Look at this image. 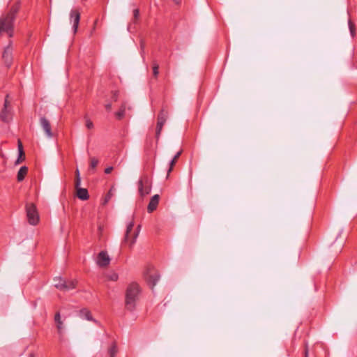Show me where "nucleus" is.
Returning a JSON list of instances; mask_svg holds the SVG:
<instances>
[{"label":"nucleus","instance_id":"obj_1","mask_svg":"<svg viewBox=\"0 0 357 357\" xmlns=\"http://www.w3.org/2000/svg\"><path fill=\"white\" fill-rule=\"evenodd\" d=\"M141 288L137 282L129 284L126 290L125 307L128 310L133 311L139 298Z\"/></svg>","mask_w":357,"mask_h":357},{"label":"nucleus","instance_id":"obj_2","mask_svg":"<svg viewBox=\"0 0 357 357\" xmlns=\"http://www.w3.org/2000/svg\"><path fill=\"white\" fill-rule=\"evenodd\" d=\"M141 229V225H139L137 228L134 230V222L130 221L126 227V233L122 241V244H127L130 247H132L136 242V240L139 236Z\"/></svg>","mask_w":357,"mask_h":357},{"label":"nucleus","instance_id":"obj_3","mask_svg":"<svg viewBox=\"0 0 357 357\" xmlns=\"http://www.w3.org/2000/svg\"><path fill=\"white\" fill-rule=\"evenodd\" d=\"M54 287L61 291H69L76 287L77 282L75 280H65L62 278H54Z\"/></svg>","mask_w":357,"mask_h":357},{"label":"nucleus","instance_id":"obj_4","mask_svg":"<svg viewBox=\"0 0 357 357\" xmlns=\"http://www.w3.org/2000/svg\"><path fill=\"white\" fill-rule=\"evenodd\" d=\"M169 116V112L167 109L162 107L160 112L158 114L157 117V125L155 129V138L157 141L159 139L163 126L165 125Z\"/></svg>","mask_w":357,"mask_h":357},{"label":"nucleus","instance_id":"obj_5","mask_svg":"<svg viewBox=\"0 0 357 357\" xmlns=\"http://www.w3.org/2000/svg\"><path fill=\"white\" fill-rule=\"evenodd\" d=\"M13 23L14 20L3 15L0 18V34L6 33L9 37L13 35Z\"/></svg>","mask_w":357,"mask_h":357},{"label":"nucleus","instance_id":"obj_6","mask_svg":"<svg viewBox=\"0 0 357 357\" xmlns=\"http://www.w3.org/2000/svg\"><path fill=\"white\" fill-rule=\"evenodd\" d=\"M144 278L148 284L153 288L159 280L160 275L154 267L149 266L144 273Z\"/></svg>","mask_w":357,"mask_h":357},{"label":"nucleus","instance_id":"obj_7","mask_svg":"<svg viewBox=\"0 0 357 357\" xmlns=\"http://www.w3.org/2000/svg\"><path fill=\"white\" fill-rule=\"evenodd\" d=\"M26 212L29 223L32 225H36L39 222L40 219L36 206L33 204H26Z\"/></svg>","mask_w":357,"mask_h":357},{"label":"nucleus","instance_id":"obj_8","mask_svg":"<svg viewBox=\"0 0 357 357\" xmlns=\"http://www.w3.org/2000/svg\"><path fill=\"white\" fill-rule=\"evenodd\" d=\"M138 190L140 196L149 195L151 190V181L147 176H144L138 182Z\"/></svg>","mask_w":357,"mask_h":357},{"label":"nucleus","instance_id":"obj_9","mask_svg":"<svg viewBox=\"0 0 357 357\" xmlns=\"http://www.w3.org/2000/svg\"><path fill=\"white\" fill-rule=\"evenodd\" d=\"M70 22L73 23V29L74 33L77 31L79 23L80 21V13L77 9H73L70 13Z\"/></svg>","mask_w":357,"mask_h":357},{"label":"nucleus","instance_id":"obj_10","mask_svg":"<svg viewBox=\"0 0 357 357\" xmlns=\"http://www.w3.org/2000/svg\"><path fill=\"white\" fill-rule=\"evenodd\" d=\"M2 58L5 65L9 68L13 63V47L11 43L4 49Z\"/></svg>","mask_w":357,"mask_h":357},{"label":"nucleus","instance_id":"obj_11","mask_svg":"<svg viewBox=\"0 0 357 357\" xmlns=\"http://www.w3.org/2000/svg\"><path fill=\"white\" fill-rule=\"evenodd\" d=\"M97 264L102 268L107 267L110 263V258L106 251H101L97 257Z\"/></svg>","mask_w":357,"mask_h":357},{"label":"nucleus","instance_id":"obj_12","mask_svg":"<svg viewBox=\"0 0 357 357\" xmlns=\"http://www.w3.org/2000/svg\"><path fill=\"white\" fill-rule=\"evenodd\" d=\"M40 124L45 131L46 135L48 137H52L53 134L52 132V128L50 121L45 117H41L40 119Z\"/></svg>","mask_w":357,"mask_h":357},{"label":"nucleus","instance_id":"obj_13","mask_svg":"<svg viewBox=\"0 0 357 357\" xmlns=\"http://www.w3.org/2000/svg\"><path fill=\"white\" fill-rule=\"evenodd\" d=\"M159 199L160 197L158 195H155L151 197L147 206V211L149 213H152L157 208L159 203Z\"/></svg>","mask_w":357,"mask_h":357},{"label":"nucleus","instance_id":"obj_14","mask_svg":"<svg viewBox=\"0 0 357 357\" xmlns=\"http://www.w3.org/2000/svg\"><path fill=\"white\" fill-rule=\"evenodd\" d=\"M20 8V3H15L10 7L8 13L6 15V16L12 19L13 20H15V15L18 13Z\"/></svg>","mask_w":357,"mask_h":357},{"label":"nucleus","instance_id":"obj_15","mask_svg":"<svg viewBox=\"0 0 357 357\" xmlns=\"http://www.w3.org/2000/svg\"><path fill=\"white\" fill-rule=\"evenodd\" d=\"M118 353V347L116 343L113 342L108 348L106 356L105 357H116Z\"/></svg>","mask_w":357,"mask_h":357},{"label":"nucleus","instance_id":"obj_16","mask_svg":"<svg viewBox=\"0 0 357 357\" xmlns=\"http://www.w3.org/2000/svg\"><path fill=\"white\" fill-rule=\"evenodd\" d=\"M118 353V347L116 343L113 342L108 348L106 356L105 357H116Z\"/></svg>","mask_w":357,"mask_h":357},{"label":"nucleus","instance_id":"obj_17","mask_svg":"<svg viewBox=\"0 0 357 357\" xmlns=\"http://www.w3.org/2000/svg\"><path fill=\"white\" fill-rule=\"evenodd\" d=\"M77 190V196L81 200H87L89 198L88 190L86 188H79Z\"/></svg>","mask_w":357,"mask_h":357},{"label":"nucleus","instance_id":"obj_18","mask_svg":"<svg viewBox=\"0 0 357 357\" xmlns=\"http://www.w3.org/2000/svg\"><path fill=\"white\" fill-rule=\"evenodd\" d=\"M182 153V150H180L178 152L176 153V155L174 156V158L172 159V160L169 162V167L167 170V176L169 175V174L172 172L173 168L174 165H176L178 159L181 156Z\"/></svg>","mask_w":357,"mask_h":357},{"label":"nucleus","instance_id":"obj_19","mask_svg":"<svg viewBox=\"0 0 357 357\" xmlns=\"http://www.w3.org/2000/svg\"><path fill=\"white\" fill-rule=\"evenodd\" d=\"M0 119L3 122H8L10 119V113L8 108H3L1 114Z\"/></svg>","mask_w":357,"mask_h":357},{"label":"nucleus","instance_id":"obj_20","mask_svg":"<svg viewBox=\"0 0 357 357\" xmlns=\"http://www.w3.org/2000/svg\"><path fill=\"white\" fill-rule=\"evenodd\" d=\"M79 316L82 319H85L88 321H93V317H92L91 312L86 308L82 309L79 311Z\"/></svg>","mask_w":357,"mask_h":357},{"label":"nucleus","instance_id":"obj_21","mask_svg":"<svg viewBox=\"0 0 357 357\" xmlns=\"http://www.w3.org/2000/svg\"><path fill=\"white\" fill-rule=\"evenodd\" d=\"M28 172V168L25 166H23L20 167V170L18 171L17 178L18 181H22L24 180L25 176L26 175Z\"/></svg>","mask_w":357,"mask_h":357},{"label":"nucleus","instance_id":"obj_22","mask_svg":"<svg viewBox=\"0 0 357 357\" xmlns=\"http://www.w3.org/2000/svg\"><path fill=\"white\" fill-rule=\"evenodd\" d=\"M125 112H126V104L123 103L120 107L119 111H117L115 113V116H116V119L119 120L122 119L125 116Z\"/></svg>","mask_w":357,"mask_h":357},{"label":"nucleus","instance_id":"obj_23","mask_svg":"<svg viewBox=\"0 0 357 357\" xmlns=\"http://www.w3.org/2000/svg\"><path fill=\"white\" fill-rule=\"evenodd\" d=\"M348 24H349V28L350 33H351L352 38H354L355 36V35H356V26H355V24H354V22L351 20H349Z\"/></svg>","mask_w":357,"mask_h":357},{"label":"nucleus","instance_id":"obj_24","mask_svg":"<svg viewBox=\"0 0 357 357\" xmlns=\"http://www.w3.org/2000/svg\"><path fill=\"white\" fill-rule=\"evenodd\" d=\"M159 74V65L157 61H153V75L155 77H157Z\"/></svg>","mask_w":357,"mask_h":357},{"label":"nucleus","instance_id":"obj_25","mask_svg":"<svg viewBox=\"0 0 357 357\" xmlns=\"http://www.w3.org/2000/svg\"><path fill=\"white\" fill-rule=\"evenodd\" d=\"M84 119L86 127L89 130L93 129L94 127L93 123L89 119L87 115L84 116Z\"/></svg>","mask_w":357,"mask_h":357},{"label":"nucleus","instance_id":"obj_26","mask_svg":"<svg viewBox=\"0 0 357 357\" xmlns=\"http://www.w3.org/2000/svg\"><path fill=\"white\" fill-rule=\"evenodd\" d=\"M99 163V161L98 160L95 158V157H92L90 158V168L91 169H96L97 165H98Z\"/></svg>","mask_w":357,"mask_h":357},{"label":"nucleus","instance_id":"obj_27","mask_svg":"<svg viewBox=\"0 0 357 357\" xmlns=\"http://www.w3.org/2000/svg\"><path fill=\"white\" fill-rule=\"evenodd\" d=\"M139 17V10L138 8L133 10V22L135 23Z\"/></svg>","mask_w":357,"mask_h":357},{"label":"nucleus","instance_id":"obj_28","mask_svg":"<svg viewBox=\"0 0 357 357\" xmlns=\"http://www.w3.org/2000/svg\"><path fill=\"white\" fill-rule=\"evenodd\" d=\"M107 278L112 281H116L119 278V275L116 273H112L107 275Z\"/></svg>","mask_w":357,"mask_h":357},{"label":"nucleus","instance_id":"obj_29","mask_svg":"<svg viewBox=\"0 0 357 357\" xmlns=\"http://www.w3.org/2000/svg\"><path fill=\"white\" fill-rule=\"evenodd\" d=\"M80 184H81V178L80 177H75V187L76 189L80 188Z\"/></svg>","mask_w":357,"mask_h":357},{"label":"nucleus","instance_id":"obj_30","mask_svg":"<svg viewBox=\"0 0 357 357\" xmlns=\"http://www.w3.org/2000/svg\"><path fill=\"white\" fill-rule=\"evenodd\" d=\"M18 149H19L20 156L22 157V155H24V151H23L22 144L20 140L18 141Z\"/></svg>","mask_w":357,"mask_h":357},{"label":"nucleus","instance_id":"obj_31","mask_svg":"<svg viewBox=\"0 0 357 357\" xmlns=\"http://www.w3.org/2000/svg\"><path fill=\"white\" fill-rule=\"evenodd\" d=\"M54 321L56 324L59 323V321H62L61 320V315L59 312H56L54 315Z\"/></svg>","mask_w":357,"mask_h":357},{"label":"nucleus","instance_id":"obj_32","mask_svg":"<svg viewBox=\"0 0 357 357\" xmlns=\"http://www.w3.org/2000/svg\"><path fill=\"white\" fill-rule=\"evenodd\" d=\"M56 328L59 331V333L61 332V330L63 328V322L62 321H59V323L56 324Z\"/></svg>","mask_w":357,"mask_h":357},{"label":"nucleus","instance_id":"obj_33","mask_svg":"<svg viewBox=\"0 0 357 357\" xmlns=\"http://www.w3.org/2000/svg\"><path fill=\"white\" fill-rule=\"evenodd\" d=\"M8 105H9L8 95H6L5 101H4L3 108H8Z\"/></svg>","mask_w":357,"mask_h":357},{"label":"nucleus","instance_id":"obj_34","mask_svg":"<svg viewBox=\"0 0 357 357\" xmlns=\"http://www.w3.org/2000/svg\"><path fill=\"white\" fill-rule=\"evenodd\" d=\"M113 170V167H107L105 169V174H110L112 172V171Z\"/></svg>","mask_w":357,"mask_h":357},{"label":"nucleus","instance_id":"obj_35","mask_svg":"<svg viewBox=\"0 0 357 357\" xmlns=\"http://www.w3.org/2000/svg\"><path fill=\"white\" fill-rule=\"evenodd\" d=\"M111 108H112V105L110 103H108V104L105 105L106 110L110 111Z\"/></svg>","mask_w":357,"mask_h":357},{"label":"nucleus","instance_id":"obj_36","mask_svg":"<svg viewBox=\"0 0 357 357\" xmlns=\"http://www.w3.org/2000/svg\"><path fill=\"white\" fill-rule=\"evenodd\" d=\"M75 177H80L79 171L77 169L75 171Z\"/></svg>","mask_w":357,"mask_h":357},{"label":"nucleus","instance_id":"obj_37","mask_svg":"<svg viewBox=\"0 0 357 357\" xmlns=\"http://www.w3.org/2000/svg\"><path fill=\"white\" fill-rule=\"evenodd\" d=\"M110 197H111V194H110V192H109L105 197V202H107L109 200V199H110Z\"/></svg>","mask_w":357,"mask_h":357},{"label":"nucleus","instance_id":"obj_38","mask_svg":"<svg viewBox=\"0 0 357 357\" xmlns=\"http://www.w3.org/2000/svg\"><path fill=\"white\" fill-rule=\"evenodd\" d=\"M305 354L304 357H308V350H307V348L305 349V354Z\"/></svg>","mask_w":357,"mask_h":357},{"label":"nucleus","instance_id":"obj_39","mask_svg":"<svg viewBox=\"0 0 357 357\" xmlns=\"http://www.w3.org/2000/svg\"><path fill=\"white\" fill-rule=\"evenodd\" d=\"M29 357H35L33 354H30Z\"/></svg>","mask_w":357,"mask_h":357}]
</instances>
